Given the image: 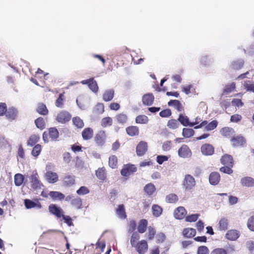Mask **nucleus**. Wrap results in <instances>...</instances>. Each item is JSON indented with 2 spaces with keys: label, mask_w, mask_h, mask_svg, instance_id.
Masks as SVG:
<instances>
[{
  "label": "nucleus",
  "mask_w": 254,
  "mask_h": 254,
  "mask_svg": "<svg viewBox=\"0 0 254 254\" xmlns=\"http://www.w3.org/2000/svg\"><path fill=\"white\" fill-rule=\"evenodd\" d=\"M28 178L31 183V188L33 189H41V187L43 186L41 181L39 180V176L36 171H33L32 174Z\"/></svg>",
  "instance_id": "f257e3e1"
},
{
  "label": "nucleus",
  "mask_w": 254,
  "mask_h": 254,
  "mask_svg": "<svg viewBox=\"0 0 254 254\" xmlns=\"http://www.w3.org/2000/svg\"><path fill=\"white\" fill-rule=\"evenodd\" d=\"M195 185L194 178L190 175H185L183 182V186L186 191H189L192 189Z\"/></svg>",
  "instance_id": "f03ea898"
},
{
  "label": "nucleus",
  "mask_w": 254,
  "mask_h": 254,
  "mask_svg": "<svg viewBox=\"0 0 254 254\" xmlns=\"http://www.w3.org/2000/svg\"><path fill=\"white\" fill-rule=\"evenodd\" d=\"M192 155L190 148L186 144L183 145L178 150V155L184 158H190Z\"/></svg>",
  "instance_id": "7ed1b4c3"
},
{
  "label": "nucleus",
  "mask_w": 254,
  "mask_h": 254,
  "mask_svg": "<svg viewBox=\"0 0 254 254\" xmlns=\"http://www.w3.org/2000/svg\"><path fill=\"white\" fill-rule=\"evenodd\" d=\"M70 118L71 115L68 112L62 111L58 114L56 120L60 123L64 124L68 122Z\"/></svg>",
  "instance_id": "20e7f679"
},
{
  "label": "nucleus",
  "mask_w": 254,
  "mask_h": 254,
  "mask_svg": "<svg viewBox=\"0 0 254 254\" xmlns=\"http://www.w3.org/2000/svg\"><path fill=\"white\" fill-rule=\"evenodd\" d=\"M136 249V251L139 254H144L148 250V244L145 240H142L137 243L135 246H133Z\"/></svg>",
  "instance_id": "39448f33"
},
{
  "label": "nucleus",
  "mask_w": 254,
  "mask_h": 254,
  "mask_svg": "<svg viewBox=\"0 0 254 254\" xmlns=\"http://www.w3.org/2000/svg\"><path fill=\"white\" fill-rule=\"evenodd\" d=\"M148 145L144 141H140L136 147V152L138 156H143L147 151Z\"/></svg>",
  "instance_id": "423d86ee"
},
{
  "label": "nucleus",
  "mask_w": 254,
  "mask_h": 254,
  "mask_svg": "<svg viewBox=\"0 0 254 254\" xmlns=\"http://www.w3.org/2000/svg\"><path fill=\"white\" fill-rule=\"evenodd\" d=\"M137 170L136 167L132 164L125 165L121 171V175L125 177L129 176L131 173L135 172Z\"/></svg>",
  "instance_id": "0eeeda50"
},
{
  "label": "nucleus",
  "mask_w": 254,
  "mask_h": 254,
  "mask_svg": "<svg viewBox=\"0 0 254 254\" xmlns=\"http://www.w3.org/2000/svg\"><path fill=\"white\" fill-rule=\"evenodd\" d=\"M49 210L51 214L58 218H61L64 213L63 209L55 204H51L49 206Z\"/></svg>",
  "instance_id": "6e6552de"
},
{
  "label": "nucleus",
  "mask_w": 254,
  "mask_h": 254,
  "mask_svg": "<svg viewBox=\"0 0 254 254\" xmlns=\"http://www.w3.org/2000/svg\"><path fill=\"white\" fill-rule=\"evenodd\" d=\"M200 149L202 154L206 156L211 155L214 152V148L213 146L211 144L208 143L202 145Z\"/></svg>",
  "instance_id": "1a4fd4ad"
},
{
  "label": "nucleus",
  "mask_w": 254,
  "mask_h": 254,
  "mask_svg": "<svg viewBox=\"0 0 254 254\" xmlns=\"http://www.w3.org/2000/svg\"><path fill=\"white\" fill-rule=\"evenodd\" d=\"M221 163L224 166H230L233 167L234 165V160L233 157L229 154H225L220 159Z\"/></svg>",
  "instance_id": "9d476101"
},
{
  "label": "nucleus",
  "mask_w": 254,
  "mask_h": 254,
  "mask_svg": "<svg viewBox=\"0 0 254 254\" xmlns=\"http://www.w3.org/2000/svg\"><path fill=\"white\" fill-rule=\"evenodd\" d=\"M187 213V211L184 207L179 206L175 210L174 215L177 219H182L185 217Z\"/></svg>",
  "instance_id": "9b49d317"
},
{
  "label": "nucleus",
  "mask_w": 254,
  "mask_h": 254,
  "mask_svg": "<svg viewBox=\"0 0 254 254\" xmlns=\"http://www.w3.org/2000/svg\"><path fill=\"white\" fill-rule=\"evenodd\" d=\"M105 139L106 134L103 130L99 131L95 137V141L99 146H102L105 143Z\"/></svg>",
  "instance_id": "f8f14e48"
},
{
  "label": "nucleus",
  "mask_w": 254,
  "mask_h": 254,
  "mask_svg": "<svg viewBox=\"0 0 254 254\" xmlns=\"http://www.w3.org/2000/svg\"><path fill=\"white\" fill-rule=\"evenodd\" d=\"M24 205L27 209H31L32 208L40 209L42 207L41 204L38 201L35 202L28 199L24 200Z\"/></svg>",
  "instance_id": "ddd939ff"
},
{
  "label": "nucleus",
  "mask_w": 254,
  "mask_h": 254,
  "mask_svg": "<svg viewBox=\"0 0 254 254\" xmlns=\"http://www.w3.org/2000/svg\"><path fill=\"white\" fill-rule=\"evenodd\" d=\"M45 177L48 182L51 184L55 183L58 181V174L50 171L46 172Z\"/></svg>",
  "instance_id": "4468645a"
},
{
  "label": "nucleus",
  "mask_w": 254,
  "mask_h": 254,
  "mask_svg": "<svg viewBox=\"0 0 254 254\" xmlns=\"http://www.w3.org/2000/svg\"><path fill=\"white\" fill-rule=\"evenodd\" d=\"M220 180V176L219 173L213 172L210 173L209 177V183L212 185H217Z\"/></svg>",
  "instance_id": "2eb2a0df"
},
{
  "label": "nucleus",
  "mask_w": 254,
  "mask_h": 254,
  "mask_svg": "<svg viewBox=\"0 0 254 254\" xmlns=\"http://www.w3.org/2000/svg\"><path fill=\"white\" fill-rule=\"evenodd\" d=\"M240 236L239 232L236 230H231L226 234L225 237L229 240L235 241Z\"/></svg>",
  "instance_id": "dca6fc26"
},
{
  "label": "nucleus",
  "mask_w": 254,
  "mask_h": 254,
  "mask_svg": "<svg viewBox=\"0 0 254 254\" xmlns=\"http://www.w3.org/2000/svg\"><path fill=\"white\" fill-rule=\"evenodd\" d=\"M154 97L152 93H147L142 96V103L144 105L151 106L154 101Z\"/></svg>",
  "instance_id": "f3484780"
},
{
  "label": "nucleus",
  "mask_w": 254,
  "mask_h": 254,
  "mask_svg": "<svg viewBox=\"0 0 254 254\" xmlns=\"http://www.w3.org/2000/svg\"><path fill=\"white\" fill-rule=\"evenodd\" d=\"M240 182L241 185L244 187H254V179L250 177H245L242 178L241 179Z\"/></svg>",
  "instance_id": "a211bd4d"
},
{
  "label": "nucleus",
  "mask_w": 254,
  "mask_h": 254,
  "mask_svg": "<svg viewBox=\"0 0 254 254\" xmlns=\"http://www.w3.org/2000/svg\"><path fill=\"white\" fill-rule=\"evenodd\" d=\"M114 93L112 89L106 90L103 95V100L105 102L111 101L114 97Z\"/></svg>",
  "instance_id": "6ab92c4d"
},
{
  "label": "nucleus",
  "mask_w": 254,
  "mask_h": 254,
  "mask_svg": "<svg viewBox=\"0 0 254 254\" xmlns=\"http://www.w3.org/2000/svg\"><path fill=\"white\" fill-rule=\"evenodd\" d=\"M93 136V130L90 127H87L84 129L82 132V136L84 140H89Z\"/></svg>",
  "instance_id": "aec40b11"
},
{
  "label": "nucleus",
  "mask_w": 254,
  "mask_h": 254,
  "mask_svg": "<svg viewBox=\"0 0 254 254\" xmlns=\"http://www.w3.org/2000/svg\"><path fill=\"white\" fill-rule=\"evenodd\" d=\"M143 190L148 195L150 196L155 192L156 188L153 184L149 183L144 186Z\"/></svg>",
  "instance_id": "412c9836"
},
{
  "label": "nucleus",
  "mask_w": 254,
  "mask_h": 254,
  "mask_svg": "<svg viewBox=\"0 0 254 254\" xmlns=\"http://www.w3.org/2000/svg\"><path fill=\"white\" fill-rule=\"evenodd\" d=\"M49 194L55 200H62L65 197V195L59 191H51L49 192Z\"/></svg>",
  "instance_id": "4be33fe9"
},
{
  "label": "nucleus",
  "mask_w": 254,
  "mask_h": 254,
  "mask_svg": "<svg viewBox=\"0 0 254 254\" xmlns=\"http://www.w3.org/2000/svg\"><path fill=\"white\" fill-rule=\"evenodd\" d=\"M231 141L233 143V146H242L245 142V138L242 136L233 137Z\"/></svg>",
  "instance_id": "5701e85b"
},
{
  "label": "nucleus",
  "mask_w": 254,
  "mask_h": 254,
  "mask_svg": "<svg viewBox=\"0 0 254 254\" xmlns=\"http://www.w3.org/2000/svg\"><path fill=\"white\" fill-rule=\"evenodd\" d=\"M126 131L127 134L131 136L138 135L139 134L138 127L136 126H130L127 127Z\"/></svg>",
  "instance_id": "b1692460"
},
{
  "label": "nucleus",
  "mask_w": 254,
  "mask_h": 254,
  "mask_svg": "<svg viewBox=\"0 0 254 254\" xmlns=\"http://www.w3.org/2000/svg\"><path fill=\"white\" fill-rule=\"evenodd\" d=\"M152 214L154 217H158L162 213V208L157 204H153L152 206Z\"/></svg>",
  "instance_id": "393cba45"
},
{
  "label": "nucleus",
  "mask_w": 254,
  "mask_h": 254,
  "mask_svg": "<svg viewBox=\"0 0 254 254\" xmlns=\"http://www.w3.org/2000/svg\"><path fill=\"white\" fill-rule=\"evenodd\" d=\"M183 234L184 237L187 238L193 237L196 234V230L193 228H185L184 229Z\"/></svg>",
  "instance_id": "a878e982"
},
{
  "label": "nucleus",
  "mask_w": 254,
  "mask_h": 254,
  "mask_svg": "<svg viewBox=\"0 0 254 254\" xmlns=\"http://www.w3.org/2000/svg\"><path fill=\"white\" fill-rule=\"evenodd\" d=\"M116 213L118 217L121 219H125L127 217L124 205L120 204L116 210Z\"/></svg>",
  "instance_id": "bb28decb"
},
{
  "label": "nucleus",
  "mask_w": 254,
  "mask_h": 254,
  "mask_svg": "<svg viewBox=\"0 0 254 254\" xmlns=\"http://www.w3.org/2000/svg\"><path fill=\"white\" fill-rule=\"evenodd\" d=\"M24 176L21 174H16L14 177V182L16 186H20L24 183Z\"/></svg>",
  "instance_id": "cd10ccee"
},
{
  "label": "nucleus",
  "mask_w": 254,
  "mask_h": 254,
  "mask_svg": "<svg viewBox=\"0 0 254 254\" xmlns=\"http://www.w3.org/2000/svg\"><path fill=\"white\" fill-rule=\"evenodd\" d=\"M148 222L146 219H142L140 221L138 226V232L140 233H143L146 230Z\"/></svg>",
  "instance_id": "c85d7f7f"
},
{
  "label": "nucleus",
  "mask_w": 254,
  "mask_h": 254,
  "mask_svg": "<svg viewBox=\"0 0 254 254\" xmlns=\"http://www.w3.org/2000/svg\"><path fill=\"white\" fill-rule=\"evenodd\" d=\"M17 111L14 108H10L6 110L5 115L7 118L14 120L17 116Z\"/></svg>",
  "instance_id": "c756f323"
},
{
  "label": "nucleus",
  "mask_w": 254,
  "mask_h": 254,
  "mask_svg": "<svg viewBox=\"0 0 254 254\" xmlns=\"http://www.w3.org/2000/svg\"><path fill=\"white\" fill-rule=\"evenodd\" d=\"M169 106H174V108L178 111L182 110V106L180 101L177 100H171L168 103Z\"/></svg>",
  "instance_id": "7c9ffc66"
},
{
  "label": "nucleus",
  "mask_w": 254,
  "mask_h": 254,
  "mask_svg": "<svg viewBox=\"0 0 254 254\" xmlns=\"http://www.w3.org/2000/svg\"><path fill=\"white\" fill-rule=\"evenodd\" d=\"M70 203L73 207L77 209L82 208V199L79 197L72 199L71 200Z\"/></svg>",
  "instance_id": "2f4dec72"
},
{
  "label": "nucleus",
  "mask_w": 254,
  "mask_h": 254,
  "mask_svg": "<svg viewBox=\"0 0 254 254\" xmlns=\"http://www.w3.org/2000/svg\"><path fill=\"white\" fill-rule=\"evenodd\" d=\"M178 121L181 125L185 127L188 126V125H189L190 123L189 118L187 116L184 115L182 114L179 115Z\"/></svg>",
  "instance_id": "473e14b6"
},
{
  "label": "nucleus",
  "mask_w": 254,
  "mask_h": 254,
  "mask_svg": "<svg viewBox=\"0 0 254 254\" xmlns=\"http://www.w3.org/2000/svg\"><path fill=\"white\" fill-rule=\"evenodd\" d=\"M40 137L36 134H33L29 137L27 144L28 146H33L39 141Z\"/></svg>",
  "instance_id": "72a5a7b5"
},
{
  "label": "nucleus",
  "mask_w": 254,
  "mask_h": 254,
  "mask_svg": "<svg viewBox=\"0 0 254 254\" xmlns=\"http://www.w3.org/2000/svg\"><path fill=\"white\" fill-rule=\"evenodd\" d=\"M37 111L39 114L42 115H46L48 113V110L46 106L43 103L38 104Z\"/></svg>",
  "instance_id": "f704fd0d"
},
{
  "label": "nucleus",
  "mask_w": 254,
  "mask_h": 254,
  "mask_svg": "<svg viewBox=\"0 0 254 254\" xmlns=\"http://www.w3.org/2000/svg\"><path fill=\"white\" fill-rule=\"evenodd\" d=\"M194 134V131L191 128H184L183 129L182 135L185 138H189L192 136Z\"/></svg>",
  "instance_id": "c9c22d12"
},
{
  "label": "nucleus",
  "mask_w": 254,
  "mask_h": 254,
  "mask_svg": "<svg viewBox=\"0 0 254 254\" xmlns=\"http://www.w3.org/2000/svg\"><path fill=\"white\" fill-rule=\"evenodd\" d=\"M113 120L111 117H105L102 119L101 121V125L103 127L112 126Z\"/></svg>",
  "instance_id": "e433bc0d"
},
{
  "label": "nucleus",
  "mask_w": 254,
  "mask_h": 254,
  "mask_svg": "<svg viewBox=\"0 0 254 254\" xmlns=\"http://www.w3.org/2000/svg\"><path fill=\"white\" fill-rule=\"evenodd\" d=\"M73 125L78 128H82L84 127V123L79 117H75L72 118Z\"/></svg>",
  "instance_id": "4c0bfd02"
},
{
  "label": "nucleus",
  "mask_w": 254,
  "mask_h": 254,
  "mask_svg": "<svg viewBox=\"0 0 254 254\" xmlns=\"http://www.w3.org/2000/svg\"><path fill=\"white\" fill-rule=\"evenodd\" d=\"M116 120L119 124H125L127 120V116L125 114H120L116 116Z\"/></svg>",
  "instance_id": "58836bf2"
},
{
  "label": "nucleus",
  "mask_w": 254,
  "mask_h": 254,
  "mask_svg": "<svg viewBox=\"0 0 254 254\" xmlns=\"http://www.w3.org/2000/svg\"><path fill=\"white\" fill-rule=\"evenodd\" d=\"M220 132L222 135L229 136L234 132V130L232 128L225 127L221 129Z\"/></svg>",
  "instance_id": "ea45409f"
},
{
  "label": "nucleus",
  "mask_w": 254,
  "mask_h": 254,
  "mask_svg": "<svg viewBox=\"0 0 254 254\" xmlns=\"http://www.w3.org/2000/svg\"><path fill=\"white\" fill-rule=\"evenodd\" d=\"M228 219L225 218H222L219 222V228L220 230H226L228 228Z\"/></svg>",
  "instance_id": "a19ab883"
},
{
  "label": "nucleus",
  "mask_w": 254,
  "mask_h": 254,
  "mask_svg": "<svg viewBox=\"0 0 254 254\" xmlns=\"http://www.w3.org/2000/svg\"><path fill=\"white\" fill-rule=\"evenodd\" d=\"M50 137L53 139H56L59 137V133L58 129L55 127H51L49 129Z\"/></svg>",
  "instance_id": "79ce46f5"
},
{
  "label": "nucleus",
  "mask_w": 254,
  "mask_h": 254,
  "mask_svg": "<svg viewBox=\"0 0 254 254\" xmlns=\"http://www.w3.org/2000/svg\"><path fill=\"white\" fill-rule=\"evenodd\" d=\"M180 126L179 121L175 119H172L169 120L167 123V126L168 127L171 129H176Z\"/></svg>",
  "instance_id": "37998d69"
},
{
  "label": "nucleus",
  "mask_w": 254,
  "mask_h": 254,
  "mask_svg": "<svg viewBox=\"0 0 254 254\" xmlns=\"http://www.w3.org/2000/svg\"><path fill=\"white\" fill-rule=\"evenodd\" d=\"M93 112L95 114H100L104 112V106L103 103H98L94 108Z\"/></svg>",
  "instance_id": "c03bdc74"
},
{
  "label": "nucleus",
  "mask_w": 254,
  "mask_h": 254,
  "mask_svg": "<svg viewBox=\"0 0 254 254\" xmlns=\"http://www.w3.org/2000/svg\"><path fill=\"white\" fill-rule=\"evenodd\" d=\"M148 121V117L145 115H139L136 117L135 122L137 124H147Z\"/></svg>",
  "instance_id": "a18cd8bd"
},
{
  "label": "nucleus",
  "mask_w": 254,
  "mask_h": 254,
  "mask_svg": "<svg viewBox=\"0 0 254 254\" xmlns=\"http://www.w3.org/2000/svg\"><path fill=\"white\" fill-rule=\"evenodd\" d=\"M88 87L93 92L96 93L98 91V86L97 82L94 80V78H93V80L92 81L89 82Z\"/></svg>",
  "instance_id": "49530a36"
},
{
  "label": "nucleus",
  "mask_w": 254,
  "mask_h": 254,
  "mask_svg": "<svg viewBox=\"0 0 254 254\" xmlns=\"http://www.w3.org/2000/svg\"><path fill=\"white\" fill-rule=\"evenodd\" d=\"M35 125L37 128L41 129H43L45 127V122L43 118L39 117L35 121Z\"/></svg>",
  "instance_id": "de8ad7c7"
},
{
  "label": "nucleus",
  "mask_w": 254,
  "mask_h": 254,
  "mask_svg": "<svg viewBox=\"0 0 254 254\" xmlns=\"http://www.w3.org/2000/svg\"><path fill=\"white\" fill-rule=\"evenodd\" d=\"M235 88V84L234 83H232L231 84L226 85L223 90V95L227 94L232 92Z\"/></svg>",
  "instance_id": "09e8293b"
},
{
  "label": "nucleus",
  "mask_w": 254,
  "mask_h": 254,
  "mask_svg": "<svg viewBox=\"0 0 254 254\" xmlns=\"http://www.w3.org/2000/svg\"><path fill=\"white\" fill-rule=\"evenodd\" d=\"M244 62L243 60H239L232 63V66L234 69H239L243 67Z\"/></svg>",
  "instance_id": "8fccbe9b"
},
{
  "label": "nucleus",
  "mask_w": 254,
  "mask_h": 254,
  "mask_svg": "<svg viewBox=\"0 0 254 254\" xmlns=\"http://www.w3.org/2000/svg\"><path fill=\"white\" fill-rule=\"evenodd\" d=\"M140 238V236L138 233L136 232H133L130 238V244L132 247L135 246V245L137 243L136 241H138Z\"/></svg>",
  "instance_id": "3c124183"
},
{
  "label": "nucleus",
  "mask_w": 254,
  "mask_h": 254,
  "mask_svg": "<svg viewBox=\"0 0 254 254\" xmlns=\"http://www.w3.org/2000/svg\"><path fill=\"white\" fill-rule=\"evenodd\" d=\"M117 164V158L115 155H112L109 157V165L112 169L115 168Z\"/></svg>",
  "instance_id": "603ef678"
},
{
  "label": "nucleus",
  "mask_w": 254,
  "mask_h": 254,
  "mask_svg": "<svg viewBox=\"0 0 254 254\" xmlns=\"http://www.w3.org/2000/svg\"><path fill=\"white\" fill-rule=\"evenodd\" d=\"M41 151V145L38 144L33 147L31 154L34 157H37Z\"/></svg>",
  "instance_id": "864d4df0"
},
{
  "label": "nucleus",
  "mask_w": 254,
  "mask_h": 254,
  "mask_svg": "<svg viewBox=\"0 0 254 254\" xmlns=\"http://www.w3.org/2000/svg\"><path fill=\"white\" fill-rule=\"evenodd\" d=\"M217 121L216 120H213L205 126V129L207 131L213 130L217 127Z\"/></svg>",
  "instance_id": "5fc2aeb1"
},
{
  "label": "nucleus",
  "mask_w": 254,
  "mask_h": 254,
  "mask_svg": "<svg viewBox=\"0 0 254 254\" xmlns=\"http://www.w3.org/2000/svg\"><path fill=\"white\" fill-rule=\"evenodd\" d=\"M199 216L200 214L197 213L188 215L186 217V221L189 222H195Z\"/></svg>",
  "instance_id": "6e6d98bb"
},
{
  "label": "nucleus",
  "mask_w": 254,
  "mask_h": 254,
  "mask_svg": "<svg viewBox=\"0 0 254 254\" xmlns=\"http://www.w3.org/2000/svg\"><path fill=\"white\" fill-rule=\"evenodd\" d=\"M97 177L102 180H104L105 178V170L103 168H99L96 172Z\"/></svg>",
  "instance_id": "4d7b16f0"
},
{
  "label": "nucleus",
  "mask_w": 254,
  "mask_h": 254,
  "mask_svg": "<svg viewBox=\"0 0 254 254\" xmlns=\"http://www.w3.org/2000/svg\"><path fill=\"white\" fill-rule=\"evenodd\" d=\"M208 248L205 246H201L197 248V254H209Z\"/></svg>",
  "instance_id": "13d9d810"
},
{
  "label": "nucleus",
  "mask_w": 254,
  "mask_h": 254,
  "mask_svg": "<svg viewBox=\"0 0 254 254\" xmlns=\"http://www.w3.org/2000/svg\"><path fill=\"white\" fill-rule=\"evenodd\" d=\"M233 167H230V166H225L222 167L220 168L219 170L220 172H223L224 173L230 175L233 173V170L232 168Z\"/></svg>",
  "instance_id": "bf43d9fd"
},
{
  "label": "nucleus",
  "mask_w": 254,
  "mask_h": 254,
  "mask_svg": "<svg viewBox=\"0 0 254 254\" xmlns=\"http://www.w3.org/2000/svg\"><path fill=\"white\" fill-rule=\"evenodd\" d=\"M246 247L251 254H254V242L251 240L246 242Z\"/></svg>",
  "instance_id": "052dcab7"
},
{
  "label": "nucleus",
  "mask_w": 254,
  "mask_h": 254,
  "mask_svg": "<svg viewBox=\"0 0 254 254\" xmlns=\"http://www.w3.org/2000/svg\"><path fill=\"white\" fill-rule=\"evenodd\" d=\"M89 192V190L85 186H82L77 190L76 193L80 195H85Z\"/></svg>",
  "instance_id": "680f3d73"
},
{
  "label": "nucleus",
  "mask_w": 254,
  "mask_h": 254,
  "mask_svg": "<svg viewBox=\"0 0 254 254\" xmlns=\"http://www.w3.org/2000/svg\"><path fill=\"white\" fill-rule=\"evenodd\" d=\"M74 177L72 176H67L64 178V183L67 186L72 185L74 184Z\"/></svg>",
  "instance_id": "e2e57ef3"
},
{
  "label": "nucleus",
  "mask_w": 254,
  "mask_h": 254,
  "mask_svg": "<svg viewBox=\"0 0 254 254\" xmlns=\"http://www.w3.org/2000/svg\"><path fill=\"white\" fill-rule=\"evenodd\" d=\"M177 197H178L177 195H176L175 194L171 193L167 195L166 199L168 202L174 203L175 202L178 200Z\"/></svg>",
  "instance_id": "0e129e2a"
},
{
  "label": "nucleus",
  "mask_w": 254,
  "mask_h": 254,
  "mask_svg": "<svg viewBox=\"0 0 254 254\" xmlns=\"http://www.w3.org/2000/svg\"><path fill=\"white\" fill-rule=\"evenodd\" d=\"M200 63L203 66H207L211 63V59L207 56H203L200 59Z\"/></svg>",
  "instance_id": "69168bd1"
},
{
  "label": "nucleus",
  "mask_w": 254,
  "mask_h": 254,
  "mask_svg": "<svg viewBox=\"0 0 254 254\" xmlns=\"http://www.w3.org/2000/svg\"><path fill=\"white\" fill-rule=\"evenodd\" d=\"M250 81H245L244 86L248 91H252L254 93V85L250 83Z\"/></svg>",
  "instance_id": "338daca9"
},
{
  "label": "nucleus",
  "mask_w": 254,
  "mask_h": 254,
  "mask_svg": "<svg viewBox=\"0 0 254 254\" xmlns=\"http://www.w3.org/2000/svg\"><path fill=\"white\" fill-rule=\"evenodd\" d=\"M210 254H227V252L224 249L216 248L212 250Z\"/></svg>",
  "instance_id": "774afa93"
}]
</instances>
